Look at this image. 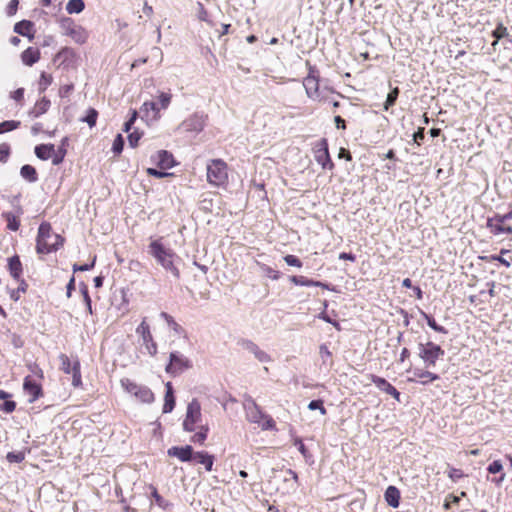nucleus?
<instances>
[{"label": "nucleus", "mask_w": 512, "mask_h": 512, "mask_svg": "<svg viewBox=\"0 0 512 512\" xmlns=\"http://www.w3.org/2000/svg\"><path fill=\"white\" fill-rule=\"evenodd\" d=\"M148 253L166 272L171 273L176 279L180 278V271L177 266L180 258L173 249L166 247L160 239H156L150 242Z\"/></svg>", "instance_id": "obj_1"}, {"label": "nucleus", "mask_w": 512, "mask_h": 512, "mask_svg": "<svg viewBox=\"0 0 512 512\" xmlns=\"http://www.w3.org/2000/svg\"><path fill=\"white\" fill-rule=\"evenodd\" d=\"M64 239L52 233L51 225L48 222H42L38 228L36 238V251L38 254H49L57 251L63 246Z\"/></svg>", "instance_id": "obj_2"}, {"label": "nucleus", "mask_w": 512, "mask_h": 512, "mask_svg": "<svg viewBox=\"0 0 512 512\" xmlns=\"http://www.w3.org/2000/svg\"><path fill=\"white\" fill-rule=\"evenodd\" d=\"M244 410L249 422L258 424L263 430H273L275 428L273 418L265 414L251 397L245 400Z\"/></svg>", "instance_id": "obj_3"}, {"label": "nucleus", "mask_w": 512, "mask_h": 512, "mask_svg": "<svg viewBox=\"0 0 512 512\" xmlns=\"http://www.w3.org/2000/svg\"><path fill=\"white\" fill-rule=\"evenodd\" d=\"M120 383L127 393L134 396L141 403L151 404L154 402V393L147 386L138 384L129 378L121 379Z\"/></svg>", "instance_id": "obj_4"}, {"label": "nucleus", "mask_w": 512, "mask_h": 512, "mask_svg": "<svg viewBox=\"0 0 512 512\" xmlns=\"http://www.w3.org/2000/svg\"><path fill=\"white\" fill-rule=\"evenodd\" d=\"M207 180L216 187L224 185L228 180L227 164L221 159L211 160L207 165Z\"/></svg>", "instance_id": "obj_5"}, {"label": "nucleus", "mask_w": 512, "mask_h": 512, "mask_svg": "<svg viewBox=\"0 0 512 512\" xmlns=\"http://www.w3.org/2000/svg\"><path fill=\"white\" fill-rule=\"evenodd\" d=\"M418 348L419 357L424 361L427 368L434 367L436 365V361L445 354V351L440 345L431 341L426 344L420 343Z\"/></svg>", "instance_id": "obj_6"}, {"label": "nucleus", "mask_w": 512, "mask_h": 512, "mask_svg": "<svg viewBox=\"0 0 512 512\" xmlns=\"http://www.w3.org/2000/svg\"><path fill=\"white\" fill-rule=\"evenodd\" d=\"M192 368V362L180 352H171L169 356V363L166 366V372L171 375H179L184 371Z\"/></svg>", "instance_id": "obj_7"}, {"label": "nucleus", "mask_w": 512, "mask_h": 512, "mask_svg": "<svg viewBox=\"0 0 512 512\" xmlns=\"http://www.w3.org/2000/svg\"><path fill=\"white\" fill-rule=\"evenodd\" d=\"M59 360L61 363V370L65 374L72 375V385L74 387L81 386L82 385V376H81L79 360L76 359L74 362H72L66 354H60Z\"/></svg>", "instance_id": "obj_8"}, {"label": "nucleus", "mask_w": 512, "mask_h": 512, "mask_svg": "<svg viewBox=\"0 0 512 512\" xmlns=\"http://www.w3.org/2000/svg\"><path fill=\"white\" fill-rule=\"evenodd\" d=\"M201 421L200 403L193 399L187 406L186 417L183 421V429L187 432L194 431Z\"/></svg>", "instance_id": "obj_9"}, {"label": "nucleus", "mask_w": 512, "mask_h": 512, "mask_svg": "<svg viewBox=\"0 0 512 512\" xmlns=\"http://www.w3.org/2000/svg\"><path fill=\"white\" fill-rule=\"evenodd\" d=\"M314 154L316 162L321 165L323 169L332 170L334 168V163L329 155L328 142L326 138H322L316 143Z\"/></svg>", "instance_id": "obj_10"}, {"label": "nucleus", "mask_w": 512, "mask_h": 512, "mask_svg": "<svg viewBox=\"0 0 512 512\" xmlns=\"http://www.w3.org/2000/svg\"><path fill=\"white\" fill-rule=\"evenodd\" d=\"M136 333L141 337L143 345L147 350L148 354L151 356H155L157 354V344L153 339V336L150 331V326L146 322V318L142 320V322L136 328Z\"/></svg>", "instance_id": "obj_11"}, {"label": "nucleus", "mask_w": 512, "mask_h": 512, "mask_svg": "<svg viewBox=\"0 0 512 512\" xmlns=\"http://www.w3.org/2000/svg\"><path fill=\"white\" fill-rule=\"evenodd\" d=\"M61 26L65 34L70 36L76 43L82 44L86 42L88 37L86 30L82 26L76 25L71 18L63 19Z\"/></svg>", "instance_id": "obj_12"}, {"label": "nucleus", "mask_w": 512, "mask_h": 512, "mask_svg": "<svg viewBox=\"0 0 512 512\" xmlns=\"http://www.w3.org/2000/svg\"><path fill=\"white\" fill-rule=\"evenodd\" d=\"M205 122L206 116L203 113H194L179 125L178 130L197 134L204 129Z\"/></svg>", "instance_id": "obj_13"}, {"label": "nucleus", "mask_w": 512, "mask_h": 512, "mask_svg": "<svg viewBox=\"0 0 512 512\" xmlns=\"http://www.w3.org/2000/svg\"><path fill=\"white\" fill-rule=\"evenodd\" d=\"M316 73V70L310 67L309 74L303 80V86L305 88L306 94L312 100H317L320 98L319 80Z\"/></svg>", "instance_id": "obj_14"}, {"label": "nucleus", "mask_w": 512, "mask_h": 512, "mask_svg": "<svg viewBox=\"0 0 512 512\" xmlns=\"http://www.w3.org/2000/svg\"><path fill=\"white\" fill-rule=\"evenodd\" d=\"M23 390L26 395H28V401L30 403L36 401L40 396H42V387L39 383H37L31 376H26L23 383Z\"/></svg>", "instance_id": "obj_15"}, {"label": "nucleus", "mask_w": 512, "mask_h": 512, "mask_svg": "<svg viewBox=\"0 0 512 512\" xmlns=\"http://www.w3.org/2000/svg\"><path fill=\"white\" fill-rule=\"evenodd\" d=\"M168 455L171 457H176L182 462H188L191 461L194 458V451L193 448L190 445L178 447L173 446L168 449Z\"/></svg>", "instance_id": "obj_16"}, {"label": "nucleus", "mask_w": 512, "mask_h": 512, "mask_svg": "<svg viewBox=\"0 0 512 512\" xmlns=\"http://www.w3.org/2000/svg\"><path fill=\"white\" fill-rule=\"evenodd\" d=\"M371 381L375 384V386L378 389L391 395L397 401H400V392L394 386H392L386 379L376 375H372Z\"/></svg>", "instance_id": "obj_17"}, {"label": "nucleus", "mask_w": 512, "mask_h": 512, "mask_svg": "<svg viewBox=\"0 0 512 512\" xmlns=\"http://www.w3.org/2000/svg\"><path fill=\"white\" fill-rule=\"evenodd\" d=\"M290 281L297 286H307V287L315 286V287H321L323 289L331 290L327 283L308 279L305 276L294 275V276L290 277Z\"/></svg>", "instance_id": "obj_18"}, {"label": "nucleus", "mask_w": 512, "mask_h": 512, "mask_svg": "<svg viewBox=\"0 0 512 512\" xmlns=\"http://www.w3.org/2000/svg\"><path fill=\"white\" fill-rule=\"evenodd\" d=\"M51 106V102L48 98L42 97L38 100L34 107L28 112V115L32 118H38L45 114Z\"/></svg>", "instance_id": "obj_19"}, {"label": "nucleus", "mask_w": 512, "mask_h": 512, "mask_svg": "<svg viewBox=\"0 0 512 512\" xmlns=\"http://www.w3.org/2000/svg\"><path fill=\"white\" fill-rule=\"evenodd\" d=\"M413 375L414 378H410L409 381H415V379H419L420 383L423 385L429 384L439 379L437 374L423 369H414Z\"/></svg>", "instance_id": "obj_20"}, {"label": "nucleus", "mask_w": 512, "mask_h": 512, "mask_svg": "<svg viewBox=\"0 0 512 512\" xmlns=\"http://www.w3.org/2000/svg\"><path fill=\"white\" fill-rule=\"evenodd\" d=\"M140 111L147 120H154L159 117V107L153 101L144 102Z\"/></svg>", "instance_id": "obj_21"}, {"label": "nucleus", "mask_w": 512, "mask_h": 512, "mask_svg": "<svg viewBox=\"0 0 512 512\" xmlns=\"http://www.w3.org/2000/svg\"><path fill=\"white\" fill-rule=\"evenodd\" d=\"M155 161L161 169H169L174 165V159L171 153L166 150L157 152Z\"/></svg>", "instance_id": "obj_22"}, {"label": "nucleus", "mask_w": 512, "mask_h": 512, "mask_svg": "<svg viewBox=\"0 0 512 512\" xmlns=\"http://www.w3.org/2000/svg\"><path fill=\"white\" fill-rule=\"evenodd\" d=\"M8 270L15 280H20L22 274V263L19 256L14 255L8 259Z\"/></svg>", "instance_id": "obj_23"}, {"label": "nucleus", "mask_w": 512, "mask_h": 512, "mask_svg": "<svg viewBox=\"0 0 512 512\" xmlns=\"http://www.w3.org/2000/svg\"><path fill=\"white\" fill-rule=\"evenodd\" d=\"M385 500L389 506L393 508L399 507L400 504V491L395 486H389L384 494Z\"/></svg>", "instance_id": "obj_24"}, {"label": "nucleus", "mask_w": 512, "mask_h": 512, "mask_svg": "<svg viewBox=\"0 0 512 512\" xmlns=\"http://www.w3.org/2000/svg\"><path fill=\"white\" fill-rule=\"evenodd\" d=\"M175 407V397L173 387L170 382L166 383V393L164 397L163 413H170Z\"/></svg>", "instance_id": "obj_25"}, {"label": "nucleus", "mask_w": 512, "mask_h": 512, "mask_svg": "<svg viewBox=\"0 0 512 512\" xmlns=\"http://www.w3.org/2000/svg\"><path fill=\"white\" fill-rule=\"evenodd\" d=\"M21 59L25 65L32 66L40 59V52L36 48L28 47L22 52Z\"/></svg>", "instance_id": "obj_26"}, {"label": "nucleus", "mask_w": 512, "mask_h": 512, "mask_svg": "<svg viewBox=\"0 0 512 512\" xmlns=\"http://www.w3.org/2000/svg\"><path fill=\"white\" fill-rule=\"evenodd\" d=\"M246 349L253 353L255 358L260 362L267 363L271 361V357L251 341L246 343Z\"/></svg>", "instance_id": "obj_27"}, {"label": "nucleus", "mask_w": 512, "mask_h": 512, "mask_svg": "<svg viewBox=\"0 0 512 512\" xmlns=\"http://www.w3.org/2000/svg\"><path fill=\"white\" fill-rule=\"evenodd\" d=\"M20 175L23 179L29 183H35L38 181V174L36 169L29 164H25L20 169Z\"/></svg>", "instance_id": "obj_28"}, {"label": "nucleus", "mask_w": 512, "mask_h": 512, "mask_svg": "<svg viewBox=\"0 0 512 512\" xmlns=\"http://www.w3.org/2000/svg\"><path fill=\"white\" fill-rule=\"evenodd\" d=\"M34 152L39 159L48 160L54 152V145L53 144L37 145L35 147Z\"/></svg>", "instance_id": "obj_29"}, {"label": "nucleus", "mask_w": 512, "mask_h": 512, "mask_svg": "<svg viewBox=\"0 0 512 512\" xmlns=\"http://www.w3.org/2000/svg\"><path fill=\"white\" fill-rule=\"evenodd\" d=\"M198 463H201L205 466L207 471H211L214 463V456L208 454L207 452H195L194 458Z\"/></svg>", "instance_id": "obj_30"}, {"label": "nucleus", "mask_w": 512, "mask_h": 512, "mask_svg": "<svg viewBox=\"0 0 512 512\" xmlns=\"http://www.w3.org/2000/svg\"><path fill=\"white\" fill-rule=\"evenodd\" d=\"M32 28L33 23L31 21L22 20L15 24L14 32L22 36L33 37V35H31Z\"/></svg>", "instance_id": "obj_31"}, {"label": "nucleus", "mask_w": 512, "mask_h": 512, "mask_svg": "<svg viewBox=\"0 0 512 512\" xmlns=\"http://www.w3.org/2000/svg\"><path fill=\"white\" fill-rule=\"evenodd\" d=\"M420 314L423 317V319L426 320L427 325L431 329H433L436 332L443 333V334H447L448 333L447 329L445 327L441 326V325H438L436 323L435 319L431 315L427 314L426 312H424L422 310L420 311Z\"/></svg>", "instance_id": "obj_32"}, {"label": "nucleus", "mask_w": 512, "mask_h": 512, "mask_svg": "<svg viewBox=\"0 0 512 512\" xmlns=\"http://www.w3.org/2000/svg\"><path fill=\"white\" fill-rule=\"evenodd\" d=\"M85 8V3L83 0H69L66 5V11L69 14H79Z\"/></svg>", "instance_id": "obj_33"}, {"label": "nucleus", "mask_w": 512, "mask_h": 512, "mask_svg": "<svg viewBox=\"0 0 512 512\" xmlns=\"http://www.w3.org/2000/svg\"><path fill=\"white\" fill-rule=\"evenodd\" d=\"M3 217L7 222V228L11 231H17L20 227V220L18 215H14L10 212L3 213Z\"/></svg>", "instance_id": "obj_34"}, {"label": "nucleus", "mask_w": 512, "mask_h": 512, "mask_svg": "<svg viewBox=\"0 0 512 512\" xmlns=\"http://www.w3.org/2000/svg\"><path fill=\"white\" fill-rule=\"evenodd\" d=\"M160 317L166 321L168 327L172 329L175 333L181 334L183 332V328L168 313L161 312Z\"/></svg>", "instance_id": "obj_35"}, {"label": "nucleus", "mask_w": 512, "mask_h": 512, "mask_svg": "<svg viewBox=\"0 0 512 512\" xmlns=\"http://www.w3.org/2000/svg\"><path fill=\"white\" fill-rule=\"evenodd\" d=\"M487 227L494 235H500L504 233V223L497 222L495 217L489 218L487 220Z\"/></svg>", "instance_id": "obj_36"}, {"label": "nucleus", "mask_w": 512, "mask_h": 512, "mask_svg": "<svg viewBox=\"0 0 512 512\" xmlns=\"http://www.w3.org/2000/svg\"><path fill=\"white\" fill-rule=\"evenodd\" d=\"M198 428L199 431L192 436L191 441L202 445L207 438L209 428L206 425H200Z\"/></svg>", "instance_id": "obj_37"}, {"label": "nucleus", "mask_w": 512, "mask_h": 512, "mask_svg": "<svg viewBox=\"0 0 512 512\" xmlns=\"http://www.w3.org/2000/svg\"><path fill=\"white\" fill-rule=\"evenodd\" d=\"M508 35L509 33L507 28L502 23H499L492 32V36L495 38V41L493 42L492 45L495 46L500 39L505 38Z\"/></svg>", "instance_id": "obj_38"}, {"label": "nucleus", "mask_w": 512, "mask_h": 512, "mask_svg": "<svg viewBox=\"0 0 512 512\" xmlns=\"http://www.w3.org/2000/svg\"><path fill=\"white\" fill-rule=\"evenodd\" d=\"M21 122L15 120H7L0 123V134L13 131L19 128Z\"/></svg>", "instance_id": "obj_39"}, {"label": "nucleus", "mask_w": 512, "mask_h": 512, "mask_svg": "<svg viewBox=\"0 0 512 512\" xmlns=\"http://www.w3.org/2000/svg\"><path fill=\"white\" fill-rule=\"evenodd\" d=\"M52 81L53 78L50 74L42 72L39 79V92L43 93L52 84Z\"/></svg>", "instance_id": "obj_40"}, {"label": "nucleus", "mask_w": 512, "mask_h": 512, "mask_svg": "<svg viewBox=\"0 0 512 512\" xmlns=\"http://www.w3.org/2000/svg\"><path fill=\"white\" fill-rule=\"evenodd\" d=\"M399 95V89L398 87H395L392 89L389 94L387 95L386 101L384 103V109L387 111L391 106H393L398 98Z\"/></svg>", "instance_id": "obj_41"}, {"label": "nucleus", "mask_w": 512, "mask_h": 512, "mask_svg": "<svg viewBox=\"0 0 512 512\" xmlns=\"http://www.w3.org/2000/svg\"><path fill=\"white\" fill-rule=\"evenodd\" d=\"M6 459L10 463H21L25 459V452L24 451L9 452L6 456Z\"/></svg>", "instance_id": "obj_42"}, {"label": "nucleus", "mask_w": 512, "mask_h": 512, "mask_svg": "<svg viewBox=\"0 0 512 512\" xmlns=\"http://www.w3.org/2000/svg\"><path fill=\"white\" fill-rule=\"evenodd\" d=\"M152 492L151 495L155 500V503L162 509H167L170 505L161 495H159L157 489L155 487H151Z\"/></svg>", "instance_id": "obj_43"}, {"label": "nucleus", "mask_w": 512, "mask_h": 512, "mask_svg": "<svg viewBox=\"0 0 512 512\" xmlns=\"http://www.w3.org/2000/svg\"><path fill=\"white\" fill-rule=\"evenodd\" d=\"M98 117V112L94 108H90L87 111V115L82 119L83 122H86L90 127L95 126Z\"/></svg>", "instance_id": "obj_44"}, {"label": "nucleus", "mask_w": 512, "mask_h": 512, "mask_svg": "<svg viewBox=\"0 0 512 512\" xmlns=\"http://www.w3.org/2000/svg\"><path fill=\"white\" fill-rule=\"evenodd\" d=\"M80 291L83 295L84 302L86 304L87 310L90 314H92V304H91V298L88 293V287L86 284L81 283L80 284Z\"/></svg>", "instance_id": "obj_45"}, {"label": "nucleus", "mask_w": 512, "mask_h": 512, "mask_svg": "<svg viewBox=\"0 0 512 512\" xmlns=\"http://www.w3.org/2000/svg\"><path fill=\"white\" fill-rule=\"evenodd\" d=\"M123 147H124V138L122 137L121 134H118L113 141L112 151L115 154H120L123 151Z\"/></svg>", "instance_id": "obj_46"}, {"label": "nucleus", "mask_w": 512, "mask_h": 512, "mask_svg": "<svg viewBox=\"0 0 512 512\" xmlns=\"http://www.w3.org/2000/svg\"><path fill=\"white\" fill-rule=\"evenodd\" d=\"M319 355L324 365H327L328 360L331 358L332 354L326 344H322L319 347Z\"/></svg>", "instance_id": "obj_47"}, {"label": "nucleus", "mask_w": 512, "mask_h": 512, "mask_svg": "<svg viewBox=\"0 0 512 512\" xmlns=\"http://www.w3.org/2000/svg\"><path fill=\"white\" fill-rule=\"evenodd\" d=\"M28 288V284L25 282L24 279H20L19 280V286L16 290H13L12 293H11V298L14 299V300H18L19 299V294L20 293H25L26 290Z\"/></svg>", "instance_id": "obj_48"}, {"label": "nucleus", "mask_w": 512, "mask_h": 512, "mask_svg": "<svg viewBox=\"0 0 512 512\" xmlns=\"http://www.w3.org/2000/svg\"><path fill=\"white\" fill-rule=\"evenodd\" d=\"M142 137V133L138 130H134L133 132L128 134V143L130 147L135 148L138 145L139 140Z\"/></svg>", "instance_id": "obj_49"}, {"label": "nucleus", "mask_w": 512, "mask_h": 512, "mask_svg": "<svg viewBox=\"0 0 512 512\" xmlns=\"http://www.w3.org/2000/svg\"><path fill=\"white\" fill-rule=\"evenodd\" d=\"M308 409H310V410H319L322 415H325L327 413L326 408L324 407L322 400H312L308 404Z\"/></svg>", "instance_id": "obj_50"}, {"label": "nucleus", "mask_w": 512, "mask_h": 512, "mask_svg": "<svg viewBox=\"0 0 512 512\" xmlns=\"http://www.w3.org/2000/svg\"><path fill=\"white\" fill-rule=\"evenodd\" d=\"M506 253H508V250L502 249L501 252H500V255H491L490 256V260L498 261L502 265H504L506 267H510V265H511L510 262L502 256V255H504Z\"/></svg>", "instance_id": "obj_51"}, {"label": "nucleus", "mask_w": 512, "mask_h": 512, "mask_svg": "<svg viewBox=\"0 0 512 512\" xmlns=\"http://www.w3.org/2000/svg\"><path fill=\"white\" fill-rule=\"evenodd\" d=\"M502 470H503V465H502L501 461H499V460L493 461L487 467V471L490 474H497V473H500Z\"/></svg>", "instance_id": "obj_52"}, {"label": "nucleus", "mask_w": 512, "mask_h": 512, "mask_svg": "<svg viewBox=\"0 0 512 512\" xmlns=\"http://www.w3.org/2000/svg\"><path fill=\"white\" fill-rule=\"evenodd\" d=\"M138 113L136 110H133L131 112V117L125 122L123 131L126 133H129L132 126L134 125L136 119H137Z\"/></svg>", "instance_id": "obj_53"}, {"label": "nucleus", "mask_w": 512, "mask_h": 512, "mask_svg": "<svg viewBox=\"0 0 512 512\" xmlns=\"http://www.w3.org/2000/svg\"><path fill=\"white\" fill-rule=\"evenodd\" d=\"M284 261L289 266H294V267H298V268L302 267L301 260L299 258H297L296 256H294V255H286L284 257Z\"/></svg>", "instance_id": "obj_54"}, {"label": "nucleus", "mask_w": 512, "mask_h": 512, "mask_svg": "<svg viewBox=\"0 0 512 512\" xmlns=\"http://www.w3.org/2000/svg\"><path fill=\"white\" fill-rule=\"evenodd\" d=\"M464 476L462 470L460 469H457V468H449V471H448V477L453 481V482H457L460 478H462Z\"/></svg>", "instance_id": "obj_55"}, {"label": "nucleus", "mask_w": 512, "mask_h": 512, "mask_svg": "<svg viewBox=\"0 0 512 512\" xmlns=\"http://www.w3.org/2000/svg\"><path fill=\"white\" fill-rule=\"evenodd\" d=\"M10 154V147L6 143L0 144V162L5 163Z\"/></svg>", "instance_id": "obj_56"}, {"label": "nucleus", "mask_w": 512, "mask_h": 512, "mask_svg": "<svg viewBox=\"0 0 512 512\" xmlns=\"http://www.w3.org/2000/svg\"><path fill=\"white\" fill-rule=\"evenodd\" d=\"M171 102V95L168 93H161L159 95V103L162 109H166Z\"/></svg>", "instance_id": "obj_57"}, {"label": "nucleus", "mask_w": 512, "mask_h": 512, "mask_svg": "<svg viewBox=\"0 0 512 512\" xmlns=\"http://www.w3.org/2000/svg\"><path fill=\"white\" fill-rule=\"evenodd\" d=\"M15 408L16 403L11 400H7L1 405V410L4 411L5 413H12L15 410Z\"/></svg>", "instance_id": "obj_58"}, {"label": "nucleus", "mask_w": 512, "mask_h": 512, "mask_svg": "<svg viewBox=\"0 0 512 512\" xmlns=\"http://www.w3.org/2000/svg\"><path fill=\"white\" fill-rule=\"evenodd\" d=\"M147 173H148L150 176H154V177L159 178V179L164 178V177H166V176L170 175V174H169V173H167V172H163V171L157 170V169H155V168H148V169H147Z\"/></svg>", "instance_id": "obj_59"}, {"label": "nucleus", "mask_w": 512, "mask_h": 512, "mask_svg": "<svg viewBox=\"0 0 512 512\" xmlns=\"http://www.w3.org/2000/svg\"><path fill=\"white\" fill-rule=\"evenodd\" d=\"M18 5H19L18 0H11L7 6V14L10 16L14 15L17 11Z\"/></svg>", "instance_id": "obj_60"}, {"label": "nucleus", "mask_w": 512, "mask_h": 512, "mask_svg": "<svg viewBox=\"0 0 512 512\" xmlns=\"http://www.w3.org/2000/svg\"><path fill=\"white\" fill-rule=\"evenodd\" d=\"M11 98L14 99L15 101L17 102H20L23 100L24 98V89L23 88H18L16 89L12 94H11Z\"/></svg>", "instance_id": "obj_61"}, {"label": "nucleus", "mask_w": 512, "mask_h": 512, "mask_svg": "<svg viewBox=\"0 0 512 512\" xmlns=\"http://www.w3.org/2000/svg\"><path fill=\"white\" fill-rule=\"evenodd\" d=\"M424 128H419L414 134H413V140L415 143L420 145V142L424 139Z\"/></svg>", "instance_id": "obj_62"}, {"label": "nucleus", "mask_w": 512, "mask_h": 512, "mask_svg": "<svg viewBox=\"0 0 512 512\" xmlns=\"http://www.w3.org/2000/svg\"><path fill=\"white\" fill-rule=\"evenodd\" d=\"M198 18L201 21H207L208 20V12L205 10L204 6L201 3H198Z\"/></svg>", "instance_id": "obj_63"}, {"label": "nucleus", "mask_w": 512, "mask_h": 512, "mask_svg": "<svg viewBox=\"0 0 512 512\" xmlns=\"http://www.w3.org/2000/svg\"><path fill=\"white\" fill-rule=\"evenodd\" d=\"M494 217L496 218V221H497V222H503V223H505L506 221H508V220L512 219V210H511V211H509V212H508V213H506V214H503V215H499V214H497V215H495Z\"/></svg>", "instance_id": "obj_64"}]
</instances>
